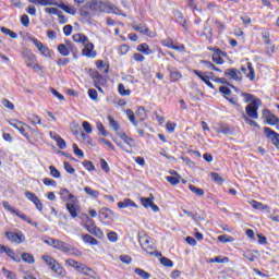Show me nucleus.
Listing matches in <instances>:
<instances>
[{
  "label": "nucleus",
  "instance_id": "obj_39",
  "mask_svg": "<svg viewBox=\"0 0 279 279\" xmlns=\"http://www.w3.org/2000/svg\"><path fill=\"white\" fill-rule=\"evenodd\" d=\"M28 120L31 123H33V125H43V121L40 120V117L36 114H31L28 117Z\"/></svg>",
  "mask_w": 279,
  "mask_h": 279
},
{
  "label": "nucleus",
  "instance_id": "obj_11",
  "mask_svg": "<svg viewBox=\"0 0 279 279\" xmlns=\"http://www.w3.org/2000/svg\"><path fill=\"white\" fill-rule=\"evenodd\" d=\"M82 56L86 58H97V51H95V45L93 43H87L83 45Z\"/></svg>",
  "mask_w": 279,
  "mask_h": 279
},
{
  "label": "nucleus",
  "instance_id": "obj_7",
  "mask_svg": "<svg viewBox=\"0 0 279 279\" xmlns=\"http://www.w3.org/2000/svg\"><path fill=\"white\" fill-rule=\"evenodd\" d=\"M131 27H133V29H135V32H138L140 34H144L145 36H148V38H154V36H156V34L154 32H151V29L147 28L143 24L133 22L131 24Z\"/></svg>",
  "mask_w": 279,
  "mask_h": 279
},
{
  "label": "nucleus",
  "instance_id": "obj_29",
  "mask_svg": "<svg viewBox=\"0 0 279 279\" xmlns=\"http://www.w3.org/2000/svg\"><path fill=\"white\" fill-rule=\"evenodd\" d=\"M45 12L47 14H54L59 16V19H64V15H62V11L58 10L57 8H46Z\"/></svg>",
  "mask_w": 279,
  "mask_h": 279
},
{
  "label": "nucleus",
  "instance_id": "obj_46",
  "mask_svg": "<svg viewBox=\"0 0 279 279\" xmlns=\"http://www.w3.org/2000/svg\"><path fill=\"white\" fill-rule=\"evenodd\" d=\"M4 254H7V256H9V258H12V260H14L15 263H19L20 259H17L14 255V251H12V248L8 247L4 251Z\"/></svg>",
  "mask_w": 279,
  "mask_h": 279
},
{
  "label": "nucleus",
  "instance_id": "obj_60",
  "mask_svg": "<svg viewBox=\"0 0 279 279\" xmlns=\"http://www.w3.org/2000/svg\"><path fill=\"white\" fill-rule=\"evenodd\" d=\"M32 43L35 45V47L38 49V51H40L45 47L43 41H40V40H38L36 38H33Z\"/></svg>",
  "mask_w": 279,
  "mask_h": 279
},
{
  "label": "nucleus",
  "instance_id": "obj_63",
  "mask_svg": "<svg viewBox=\"0 0 279 279\" xmlns=\"http://www.w3.org/2000/svg\"><path fill=\"white\" fill-rule=\"evenodd\" d=\"M88 96H89V99L97 101L98 94L96 89H88Z\"/></svg>",
  "mask_w": 279,
  "mask_h": 279
},
{
  "label": "nucleus",
  "instance_id": "obj_57",
  "mask_svg": "<svg viewBox=\"0 0 279 279\" xmlns=\"http://www.w3.org/2000/svg\"><path fill=\"white\" fill-rule=\"evenodd\" d=\"M65 265H68V267H73V269H77V266L80 265V262H76L74 259H68L65 260Z\"/></svg>",
  "mask_w": 279,
  "mask_h": 279
},
{
  "label": "nucleus",
  "instance_id": "obj_40",
  "mask_svg": "<svg viewBox=\"0 0 279 279\" xmlns=\"http://www.w3.org/2000/svg\"><path fill=\"white\" fill-rule=\"evenodd\" d=\"M41 56H45V58H52L53 52L51 49H49L47 46H44L40 50Z\"/></svg>",
  "mask_w": 279,
  "mask_h": 279
},
{
  "label": "nucleus",
  "instance_id": "obj_6",
  "mask_svg": "<svg viewBox=\"0 0 279 279\" xmlns=\"http://www.w3.org/2000/svg\"><path fill=\"white\" fill-rule=\"evenodd\" d=\"M51 243H52V247L54 250H59L60 252H64L65 254H68V252H73L75 250V247H73V245H71L64 241L51 240Z\"/></svg>",
  "mask_w": 279,
  "mask_h": 279
},
{
  "label": "nucleus",
  "instance_id": "obj_47",
  "mask_svg": "<svg viewBox=\"0 0 279 279\" xmlns=\"http://www.w3.org/2000/svg\"><path fill=\"white\" fill-rule=\"evenodd\" d=\"M181 177H166L167 182H170L172 186L180 184Z\"/></svg>",
  "mask_w": 279,
  "mask_h": 279
},
{
  "label": "nucleus",
  "instance_id": "obj_32",
  "mask_svg": "<svg viewBox=\"0 0 279 279\" xmlns=\"http://www.w3.org/2000/svg\"><path fill=\"white\" fill-rule=\"evenodd\" d=\"M118 90L119 94L122 95V97H130V95L132 94V90L125 89V85L123 84L118 85Z\"/></svg>",
  "mask_w": 279,
  "mask_h": 279
},
{
  "label": "nucleus",
  "instance_id": "obj_35",
  "mask_svg": "<svg viewBox=\"0 0 279 279\" xmlns=\"http://www.w3.org/2000/svg\"><path fill=\"white\" fill-rule=\"evenodd\" d=\"M218 241L220 243H234V238L228 234L219 235Z\"/></svg>",
  "mask_w": 279,
  "mask_h": 279
},
{
  "label": "nucleus",
  "instance_id": "obj_24",
  "mask_svg": "<svg viewBox=\"0 0 279 279\" xmlns=\"http://www.w3.org/2000/svg\"><path fill=\"white\" fill-rule=\"evenodd\" d=\"M84 243H88L89 245H99V241L92 236L90 234H84L83 235Z\"/></svg>",
  "mask_w": 279,
  "mask_h": 279
},
{
  "label": "nucleus",
  "instance_id": "obj_52",
  "mask_svg": "<svg viewBox=\"0 0 279 279\" xmlns=\"http://www.w3.org/2000/svg\"><path fill=\"white\" fill-rule=\"evenodd\" d=\"M49 171H50V175H52V178H60V170L56 169V167L53 166H49Z\"/></svg>",
  "mask_w": 279,
  "mask_h": 279
},
{
  "label": "nucleus",
  "instance_id": "obj_54",
  "mask_svg": "<svg viewBox=\"0 0 279 279\" xmlns=\"http://www.w3.org/2000/svg\"><path fill=\"white\" fill-rule=\"evenodd\" d=\"M83 166L87 171H95V165H93V161L84 160Z\"/></svg>",
  "mask_w": 279,
  "mask_h": 279
},
{
  "label": "nucleus",
  "instance_id": "obj_58",
  "mask_svg": "<svg viewBox=\"0 0 279 279\" xmlns=\"http://www.w3.org/2000/svg\"><path fill=\"white\" fill-rule=\"evenodd\" d=\"M26 199H28V202H33L34 199H36L38 196L36 194H34V192H29V191H26L24 193Z\"/></svg>",
  "mask_w": 279,
  "mask_h": 279
},
{
  "label": "nucleus",
  "instance_id": "obj_16",
  "mask_svg": "<svg viewBox=\"0 0 279 279\" xmlns=\"http://www.w3.org/2000/svg\"><path fill=\"white\" fill-rule=\"evenodd\" d=\"M130 206L132 208H138V206H136V203H134V201L130 198H125L124 201L118 203V208H130Z\"/></svg>",
  "mask_w": 279,
  "mask_h": 279
},
{
  "label": "nucleus",
  "instance_id": "obj_21",
  "mask_svg": "<svg viewBox=\"0 0 279 279\" xmlns=\"http://www.w3.org/2000/svg\"><path fill=\"white\" fill-rule=\"evenodd\" d=\"M57 5L58 8H60V10H63L64 12H66V14H71L72 16H75V14H77V10H75V8L73 7H69L64 3H60Z\"/></svg>",
  "mask_w": 279,
  "mask_h": 279
},
{
  "label": "nucleus",
  "instance_id": "obj_2",
  "mask_svg": "<svg viewBox=\"0 0 279 279\" xmlns=\"http://www.w3.org/2000/svg\"><path fill=\"white\" fill-rule=\"evenodd\" d=\"M89 10L94 12H105L107 14H117L118 16H126L123 11L117 8L114 4L110 2H99L97 0H92L86 4Z\"/></svg>",
  "mask_w": 279,
  "mask_h": 279
},
{
  "label": "nucleus",
  "instance_id": "obj_38",
  "mask_svg": "<svg viewBox=\"0 0 279 279\" xmlns=\"http://www.w3.org/2000/svg\"><path fill=\"white\" fill-rule=\"evenodd\" d=\"M58 51H59V53H60L61 56H63V57H65V58H66V56H70L69 48H68L66 45H64V44H60V45L58 46Z\"/></svg>",
  "mask_w": 279,
  "mask_h": 279
},
{
  "label": "nucleus",
  "instance_id": "obj_45",
  "mask_svg": "<svg viewBox=\"0 0 279 279\" xmlns=\"http://www.w3.org/2000/svg\"><path fill=\"white\" fill-rule=\"evenodd\" d=\"M211 179L214 182H216V184H223V178H221V175H219L217 172H211Z\"/></svg>",
  "mask_w": 279,
  "mask_h": 279
},
{
  "label": "nucleus",
  "instance_id": "obj_5",
  "mask_svg": "<svg viewBox=\"0 0 279 279\" xmlns=\"http://www.w3.org/2000/svg\"><path fill=\"white\" fill-rule=\"evenodd\" d=\"M24 62L29 69L34 71H40V65L36 63V54L27 50L24 52Z\"/></svg>",
  "mask_w": 279,
  "mask_h": 279
},
{
  "label": "nucleus",
  "instance_id": "obj_37",
  "mask_svg": "<svg viewBox=\"0 0 279 279\" xmlns=\"http://www.w3.org/2000/svg\"><path fill=\"white\" fill-rule=\"evenodd\" d=\"M108 121H109V125L110 128H112V130H114V132H119V122L114 120V118H112V116H108Z\"/></svg>",
  "mask_w": 279,
  "mask_h": 279
},
{
  "label": "nucleus",
  "instance_id": "obj_62",
  "mask_svg": "<svg viewBox=\"0 0 279 279\" xmlns=\"http://www.w3.org/2000/svg\"><path fill=\"white\" fill-rule=\"evenodd\" d=\"M97 130L100 132L102 136H108V133L106 132V128H104V124L101 122H98Z\"/></svg>",
  "mask_w": 279,
  "mask_h": 279
},
{
  "label": "nucleus",
  "instance_id": "obj_64",
  "mask_svg": "<svg viewBox=\"0 0 279 279\" xmlns=\"http://www.w3.org/2000/svg\"><path fill=\"white\" fill-rule=\"evenodd\" d=\"M100 167H101L102 171H105L106 173H108V171H110V167L108 166V162L105 161V159H100Z\"/></svg>",
  "mask_w": 279,
  "mask_h": 279
},
{
  "label": "nucleus",
  "instance_id": "obj_9",
  "mask_svg": "<svg viewBox=\"0 0 279 279\" xmlns=\"http://www.w3.org/2000/svg\"><path fill=\"white\" fill-rule=\"evenodd\" d=\"M140 245L144 252H149V250H154V242H151V238L148 235H141L138 238Z\"/></svg>",
  "mask_w": 279,
  "mask_h": 279
},
{
  "label": "nucleus",
  "instance_id": "obj_42",
  "mask_svg": "<svg viewBox=\"0 0 279 279\" xmlns=\"http://www.w3.org/2000/svg\"><path fill=\"white\" fill-rule=\"evenodd\" d=\"M141 202L144 208H150L151 204L154 203V196H151V198L142 197Z\"/></svg>",
  "mask_w": 279,
  "mask_h": 279
},
{
  "label": "nucleus",
  "instance_id": "obj_51",
  "mask_svg": "<svg viewBox=\"0 0 279 279\" xmlns=\"http://www.w3.org/2000/svg\"><path fill=\"white\" fill-rule=\"evenodd\" d=\"M72 147H73L75 156H77L78 158H84V151L82 149H80L77 144H73Z\"/></svg>",
  "mask_w": 279,
  "mask_h": 279
},
{
  "label": "nucleus",
  "instance_id": "obj_50",
  "mask_svg": "<svg viewBox=\"0 0 279 279\" xmlns=\"http://www.w3.org/2000/svg\"><path fill=\"white\" fill-rule=\"evenodd\" d=\"M160 263H161V265H163V267H173V260H171L167 257H161Z\"/></svg>",
  "mask_w": 279,
  "mask_h": 279
},
{
  "label": "nucleus",
  "instance_id": "obj_13",
  "mask_svg": "<svg viewBox=\"0 0 279 279\" xmlns=\"http://www.w3.org/2000/svg\"><path fill=\"white\" fill-rule=\"evenodd\" d=\"M10 125L12 128H15V130H17L20 132V134H22V136H24V138H27V141H29V134L25 132V128H23V122L21 121H16V120H11Z\"/></svg>",
  "mask_w": 279,
  "mask_h": 279
},
{
  "label": "nucleus",
  "instance_id": "obj_31",
  "mask_svg": "<svg viewBox=\"0 0 279 279\" xmlns=\"http://www.w3.org/2000/svg\"><path fill=\"white\" fill-rule=\"evenodd\" d=\"M170 80L171 82H178V80H182V73L178 70H170Z\"/></svg>",
  "mask_w": 279,
  "mask_h": 279
},
{
  "label": "nucleus",
  "instance_id": "obj_53",
  "mask_svg": "<svg viewBox=\"0 0 279 279\" xmlns=\"http://www.w3.org/2000/svg\"><path fill=\"white\" fill-rule=\"evenodd\" d=\"M202 64H205V66L211 71H221L219 68L215 66V64L210 63V61L203 60Z\"/></svg>",
  "mask_w": 279,
  "mask_h": 279
},
{
  "label": "nucleus",
  "instance_id": "obj_12",
  "mask_svg": "<svg viewBox=\"0 0 279 279\" xmlns=\"http://www.w3.org/2000/svg\"><path fill=\"white\" fill-rule=\"evenodd\" d=\"M264 134L269 138L276 147L279 148V134L269 128H264Z\"/></svg>",
  "mask_w": 279,
  "mask_h": 279
},
{
  "label": "nucleus",
  "instance_id": "obj_33",
  "mask_svg": "<svg viewBox=\"0 0 279 279\" xmlns=\"http://www.w3.org/2000/svg\"><path fill=\"white\" fill-rule=\"evenodd\" d=\"M135 274L137 276H140V278H143V279H149L151 278V275L147 271H145L144 269H141V268H135Z\"/></svg>",
  "mask_w": 279,
  "mask_h": 279
},
{
  "label": "nucleus",
  "instance_id": "obj_8",
  "mask_svg": "<svg viewBox=\"0 0 279 279\" xmlns=\"http://www.w3.org/2000/svg\"><path fill=\"white\" fill-rule=\"evenodd\" d=\"M5 236L11 243H23V241H25V234H23V232L21 231L19 232L8 231L5 233Z\"/></svg>",
  "mask_w": 279,
  "mask_h": 279
},
{
  "label": "nucleus",
  "instance_id": "obj_27",
  "mask_svg": "<svg viewBox=\"0 0 279 279\" xmlns=\"http://www.w3.org/2000/svg\"><path fill=\"white\" fill-rule=\"evenodd\" d=\"M118 135L120 136L121 141L129 145V147H132V145H134V138L128 136V134L119 133Z\"/></svg>",
  "mask_w": 279,
  "mask_h": 279
},
{
  "label": "nucleus",
  "instance_id": "obj_15",
  "mask_svg": "<svg viewBox=\"0 0 279 279\" xmlns=\"http://www.w3.org/2000/svg\"><path fill=\"white\" fill-rule=\"evenodd\" d=\"M29 3H34L35 5H58L56 0H28Z\"/></svg>",
  "mask_w": 279,
  "mask_h": 279
},
{
  "label": "nucleus",
  "instance_id": "obj_43",
  "mask_svg": "<svg viewBox=\"0 0 279 279\" xmlns=\"http://www.w3.org/2000/svg\"><path fill=\"white\" fill-rule=\"evenodd\" d=\"M22 259L24 260V263H28V265H34V255L29 253H24L22 255Z\"/></svg>",
  "mask_w": 279,
  "mask_h": 279
},
{
  "label": "nucleus",
  "instance_id": "obj_30",
  "mask_svg": "<svg viewBox=\"0 0 279 279\" xmlns=\"http://www.w3.org/2000/svg\"><path fill=\"white\" fill-rule=\"evenodd\" d=\"M126 117L135 128L136 125H138V122L136 121V116H134V111H132V109H126Z\"/></svg>",
  "mask_w": 279,
  "mask_h": 279
},
{
  "label": "nucleus",
  "instance_id": "obj_56",
  "mask_svg": "<svg viewBox=\"0 0 279 279\" xmlns=\"http://www.w3.org/2000/svg\"><path fill=\"white\" fill-rule=\"evenodd\" d=\"M83 130L86 134H93V126L87 121L83 122Z\"/></svg>",
  "mask_w": 279,
  "mask_h": 279
},
{
  "label": "nucleus",
  "instance_id": "obj_25",
  "mask_svg": "<svg viewBox=\"0 0 279 279\" xmlns=\"http://www.w3.org/2000/svg\"><path fill=\"white\" fill-rule=\"evenodd\" d=\"M66 210L70 213L71 217L75 219L77 217V207L73 203H66Z\"/></svg>",
  "mask_w": 279,
  "mask_h": 279
},
{
  "label": "nucleus",
  "instance_id": "obj_20",
  "mask_svg": "<svg viewBox=\"0 0 279 279\" xmlns=\"http://www.w3.org/2000/svg\"><path fill=\"white\" fill-rule=\"evenodd\" d=\"M174 19L177 23H179L180 25H182V27H184V29H186V19H184V15L182 14V12L174 11Z\"/></svg>",
  "mask_w": 279,
  "mask_h": 279
},
{
  "label": "nucleus",
  "instance_id": "obj_59",
  "mask_svg": "<svg viewBox=\"0 0 279 279\" xmlns=\"http://www.w3.org/2000/svg\"><path fill=\"white\" fill-rule=\"evenodd\" d=\"M21 23L24 27H29V16L28 15H22L21 16Z\"/></svg>",
  "mask_w": 279,
  "mask_h": 279
},
{
  "label": "nucleus",
  "instance_id": "obj_19",
  "mask_svg": "<svg viewBox=\"0 0 279 279\" xmlns=\"http://www.w3.org/2000/svg\"><path fill=\"white\" fill-rule=\"evenodd\" d=\"M76 271L84 274V276H90L93 268L86 266L85 264L78 263V266H76Z\"/></svg>",
  "mask_w": 279,
  "mask_h": 279
},
{
  "label": "nucleus",
  "instance_id": "obj_61",
  "mask_svg": "<svg viewBox=\"0 0 279 279\" xmlns=\"http://www.w3.org/2000/svg\"><path fill=\"white\" fill-rule=\"evenodd\" d=\"M57 145L59 149H66V141H64L62 137H59V140H57Z\"/></svg>",
  "mask_w": 279,
  "mask_h": 279
},
{
  "label": "nucleus",
  "instance_id": "obj_18",
  "mask_svg": "<svg viewBox=\"0 0 279 279\" xmlns=\"http://www.w3.org/2000/svg\"><path fill=\"white\" fill-rule=\"evenodd\" d=\"M73 40L74 43H80L81 45H86L87 43H89L90 40L86 37V35L82 34V33H77L73 35Z\"/></svg>",
  "mask_w": 279,
  "mask_h": 279
},
{
  "label": "nucleus",
  "instance_id": "obj_28",
  "mask_svg": "<svg viewBox=\"0 0 279 279\" xmlns=\"http://www.w3.org/2000/svg\"><path fill=\"white\" fill-rule=\"evenodd\" d=\"M246 64H247V71H248V73H246V77L251 80V82H254V80L256 78L254 66H252V62H247Z\"/></svg>",
  "mask_w": 279,
  "mask_h": 279
},
{
  "label": "nucleus",
  "instance_id": "obj_49",
  "mask_svg": "<svg viewBox=\"0 0 279 279\" xmlns=\"http://www.w3.org/2000/svg\"><path fill=\"white\" fill-rule=\"evenodd\" d=\"M242 117H243L245 123H247V125H251V126H254V128H258V123H256V121L252 120V118H250V117H247L245 114H243Z\"/></svg>",
  "mask_w": 279,
  "mask_h": 279
},
{
  "label": "nucleus",
  "instance_id": "obj_36",
  "mask_svg": "<svg viewBox=\"0 0 279 279\" xmlns=\"http://www.w3.org/2000/svg\"><path fill=\"white\" fill-rule=\"evenodd\" d=\"M137 117L140 121H145L147 119V111L145 110V107L137 108Z\"/></svg>",
  "mask_w": 279,
  "mask_h": 279
},
{
  "label": "nucleus",
  "instance_id": "obj_22",
  "mask_svg": "<svg viewBox=\"0 0 279 279\" xmlns=\"http://www.w3.org/2000/svg\"><path fill=\"white\" fill-rule=\"evenodd\" d=\"M137 51H140L141 53H144L145 56H151V53H154V51L151 50V48H149V45L147 44L138 45Z\"/></svg>",
  "mask_w": 279,
  "mask_h": 279
},
{
  "label": "nucleus",
  "instance_id": "obj_14",
  "mask_svg": "<svg viewBox=\"0 0 279 279\" xmlns=\"http://www.w3.org/2000/svg\"><path fill=\"white\" fill-rule=\"evenodd\" d=\"M248 204L254 208V210H267V213H271L269 206L264 205L258 201H250Z\"/></svg>",
  "mask_w": 279,
  "mask_h": 279
},
{
  "label": "nucleus",
  "instance_id": "obj_55",
  "mask_svg": "<svg viewBox=\"0 0 279 279\" xmlns=\"http://www.w3.org/2000/svg\"><path fill=\"white\" fill-rule=\"evenodd\" d=\"M63 167H64L66 173H71V174L75 173L74 167L71 166V163H69L68 161L63 162Z\"/></svg>",
  "mask_w": 279,
  "mask_h": 279
},
{
  "label": "nucleus",
  "instance_id": "obj_23",
  "mask_svg": "<svg viewBox=\"0 0 279 279\" xmlns=\"http://www.w3.org/2000/svg\"><path fill=\"white\" fill-rule=\"evenodd\" d=\"M84 191L89 197H93L94 199H99V191L93 190L90 186H85Z\"/></svg>",
  "mask_w": 279,
  "mask_h": 279
},
{
  "label": "nucleus",
  "instance_id": "obj_3",
  "mask_svg": "<svg viewBox=\"0 0 279 279\" xmlns=\"http://www.w3.org/2000/svg\"><path fill=\"white\" fill-rule=\"evenodd\" d=\"M41 258L48 265V267H50V269L54 271V274H57L61 278L66 277V270H64L62 265H60V263H58L54 258L48 255H44Z\"/></svg>",
  "mask_w": 279,
  "mask_h": 279
},
{
  "label": "nucleus",
  "instance_id": "obj_4",
  "mask_svg": "<svg viewBox=\"0 0 279 279\" xmlns=\"http://www.w3.org/2000/svg\"><path fill=\"white\" fill-rule=\"evenodd\" d=\"M98 217L105 226H112L114 221V219H112V217H114V211L110 208L104 207L99 210Z\"/></svg>",
  "mask_w": 279,
  "mask_h": 279
},
{
  "label": "nucleus",
  "instance_id": "obj_17",
  "mask_svg": "<svg viewBox=\"0 0 279 279\" xmlns=\"http://www.w3.org/2000/svg\"><path fill=\"white\" fill-rule=\"evenodd\" d=\"M222 56H226V52L217 49L216 52L213 54V62H215V64H223Z\"/></svg>",
  "mask_w": 279,
  "mask_h": 279
},
{
  "label": "nucleus",
  "instance_id": "obj_41",
  "mask_svg": "<svg viewBox=\"0 0 279 279\" xmlns=\"http://www.w3.org/2000/svg\"><path fill=\"white\" fill-rule=\"evenodd\" d=\"M189 189H190V191H192V193H194V194L197 195L198 197H202V195H204V190H203V189H199V187H196V186L193 185V184H190V185H189Z\"/></svg>",
  "mask_w": 279,
  "mask_h": 279
},
{
  "label": "nucleus",
  "instance_id": "obj_44",
  "mask_svg": "<svg viewBox=\"0 0 279 279\" xmlns=\"http://www.w3.org/2000/svg\"><path fill=\"white\" fill-rule=\"evenodd\" d=\"M71 194V192L66 189H61L59 195L62 199V202H69V195Z\"/></svg>",
  "mask_w": 279,
  "mask_h": 279
},
{
  "label": "nucleus",
  "instance_id": "obj_1",
  "mask_svg": "<svg viewBox=\"0 0 279 279\" xmlns=\"http://www.w3.org/2000/svg\"><path fill=\"white\" fill-rule=\"evenodd\" d=\"M241 97L244 98V104H248L245 107V117H248L250 119L257 120L258 119V108L263 106V101L258 99V97L248 94V93H242Z\"/></svg>",
  "mask_w": 279,
  "mask_h": 279
},
{
  "label": "nucleus",
  "instance_id": "obj_48",
  "mask_svg": "<svg viewBox=\"0 0 279 279\" xmlns=\"http://www.w3.org/2000/svg\"><path fill=\"white\" fill-rule=\"evenodd\" d=\"M2 274L7 277V279H16V274L8 270L7 268H2Z\"/></svg>",
  "mask_w": 279,
  "mask_h": 279
},
{
  "label": "nucleus",
  "instance_id": "obj_34",
  "mask_svg": "<svg viewBox=\"0 0 279 279\" xmlns=\"http://www.w3.org/2000/svg\"><path fill=\"white\" fill-rule=\"evenodd\" d=\"M207 263H220V264H225V263H230V258H228V257H222V256H217V257L210 258L209 260H207Z\"/></svg>",
  "mask_w": 279,
  "mask_h": 279
},
{
  "label": "nucleus",
  "instance_id": "obj_26",
  "mask_svg": "<svg viewBox=\"0 0 279 279\" xmlns=\"http://www.w3.org/2000/svg\"><path fill=\"white\" fill-rule=\"evenodd\" d=\"M0 31L2 32V34H5V36H10V38H12L13 40H16V38H19V35L16 33L11 31L10 28H7L5 26H2Z\"/></svg>",
  "mask_w": 279,
  "mask_h": 279
},
{
  "label": "nucleus",
  "instance_id": "obj_10",
  "mask_svg": "<svg viewBox=\"0 0 279 279\" xmlns=\"http://www.w3.org/2000/svg\"><path fill=\"white\" fill-rule=\"evenodd\" d=\"M225 75L229 80H234V82H241L243 80V75L241 74V71H239L234 68L227 69L225 71Z\"/></svg>",
  "mask_w": 279,
  "mask_h": 279
}]
</instances>
